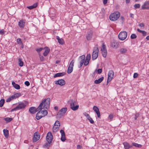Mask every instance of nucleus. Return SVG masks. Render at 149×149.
<instances>
[{"label":"nucleus","mask_w":149,"mask_h":149,"mask_svg":"<svg viewBox=\"0 0 149 149\" xmlns=\"http://www.w3.org/2000/svg\"><path fill=\"white\" fill-rule=\"evenodd\" d=\"M50 99L48 97L43 100L41 103L37 108V111L41 110L42 109L47 110L49 107Z\"/></svg>","instance_id":"obj_1"},{"label":"nucleus","mask_w":149,"mask_h":149,"mask_svg":"<svg viewBox=\"0 0 149 149\" xmlns=\"http://www.w3.org/2000/svg\"><path fill=\"white\" fill-rule=\"evenodd\" d=\"M120 16V13L116 11L111 14L109 16V18L111 21H115L117 20Z\"/></svg>","instance_id":"obj_2"},{"label":"nucleus","mask_w":149,"mask_h":149,"mask_svg":"<svg viewBox=\"0 0 149 149\" xmlns=\"http://www.w3.org/2000/svg\"><path fill=\"white\" fill-rule=\"evenodd\" d=\"M99 50L97 46L95 47L92 55V58L93 60L96 59L98 56Z\"/></svg>","instance_id":"obj_3"},{"label":"nucleus","mask_w":149,"mask_h":149,"mask_svg":"<svg viewBox=\"0 0 149 149\" xmlns=\"http://www.w3.org/2000/svg\"><path fill=\"white\" fill-rule=\"evenodd\" d=\"M127 33L125 31H121L119 34L118 37L120 40H123L126 39L127 36Z\"/></svg>","instance_id":"obj_4"},{"label":"nucleus","mask_w":149,"mask_h":149,"mask_svg":"<svg viewBox=\"0 0 149 149\" xmlns=\"http://www.w3.org/2000/svg\"><path fill=\"white\" fill-rule=\"evenodd\" d=\"M71 109L73 111L77 110L79 108V105L75 101H72L70 103Z\"/></svg>","instance_id":"obj_5"},{"label":"nucleus","mask_w":149,"mask_h":149,"mask_svg":"<svg viewBox=\"0 0 149 149\" xmlns=\"http://www.w3.org/2000/svg\"><path fill=\"white\" fill-rule=\"evenodd\" d=\"M74 62V61L73 60L70 61L67 69V73L68 74L71 73L72 71Z\"/></svg>","instance_id":"obj_6"},{"label":"nucleus","mask_w":149,"mask_h":149,"mask_svg":"<svg viewBox=\"0 0 149 149\" xmlns=\"http://www.w3.org/2000/svg\"><path fill=\"white\" fill-rule=\"evenodd\" d=\"M53 139V136L51 132H49L47 134L46 136V140L49 144L52 143Z\"/></svg>","instance_id":"obj_7"},{"label":"nucleus","mask_w":149,"mask_h":149,"mask_svg":"<svg viewBox=\"0 0 149 149\" xmlns=\"http://www.w3.org/2000/svg\"><path fill=\"white\" fill-rule=\"evenodd\" d=\"M114 76V72L112 70L109 71L108 73V77L107 80V84L112 79Z\"/></svg>","instance_id":"obj_8"},{"label":"nucleus","mask_w":149,"mask_h":149,"mask_svg":"<svg viewBox=\"0 0 149 149\" xmlns=\"http://www.w3.org/2000/svg\"><path fill=\"white\" fill-rule=\"evenodd\" d=\"M26 106V104L22 102H19L18 105L16 106V108L18 110L22 109L25 108Z\"/></svg>","instance_id":"obj_9"},{"label":"nucleus","mask_w":149,"mask_h":149,"mask_svg":"<svg viewBox=\"0 0 149 149\" xmlns=\"http://www.w3.org/2000/svg\"><path fill=\"white\" fill-rule=\"evenodd\" d=\"M40 136L39 133L38 132H35L33 135V142H35L40 139Z\"/></svg>","instance_id":"obj_10"},{"label":"nucleus","mask_w":149,"mask_h":149,"mask_svg":"<svg viewBox=\"0 0 149 149\" xmlns=\"http://www.w3.org/2000/svg\"><path fill=\"white\" fill-rule=\"evenodd\" d=\"M85 58V56L84 55H83L80 56V66L79 67V68H81L83 65V63H84Z\"/></svg>","instance_id":"obj_11"},{"label":"nucleus","mask_w":149,"mask_h":149,"mask_svg":"<svg viewBox=\"0 0 149 149\" xmlns=\"http://www.w3.org/2000/svg\"><path fill=\"white\" fill-rule=\"evenodd\" d=\"M18 24L20 28L22 29H24L25 26V20L23 19L20 20L18 22Z\"/></svg>","instance_id":"obj_12"},{"label":"nucleus","mask_w":149,"mask_h":149,"mask_svg":"<svg viewBox=\"0 0 149 149\" xmlns=\"http://www.w3.org/2000/svg\"><path fill=\"white\" fill-rule=\"evenodd\" d=\"M143 10L149 9V1H146L142 6Z\"/></svg>","instance_id":"obj_13"},{"label":"nucleus","mask_w":149,"mask_h":149,"mask_svg":"<svg viewBox=\"0 0 149 149\" xmlns=\"http://www.w3.org/2000/svg\"><path fill=\"white\" fill-rule=\"evenodd\" d=\"M67 110V107L62 108L60 110L58 113L61 116H63L66 112Z\"/></svg>","instance_id":"obj_14"},{"label":"nucleus","mask_w":149,"mask_h":149,"mask_svg":"<svg viewBox=\"0 0 149 149\" xmlns=\"http://www.w3.org/2000/svg\"><path fill=\"white\" fill-rule=\"evenodd\" d=\"M60 132L61 134V140L62 141L64 142L66 139L65 132L63 130H61L60 131Z\"/></svg>","instance_id":"obj_15"},{"label":"nucleus","mask_w":149,"mask_h":149,"mask_svg":"<svg viewBox=\"0 0 149 149\" xmlns=\"http://www.w3.org/2000/svg\"><path fill=\"white\" fill-rule=\"evenodd\" d=\"M55 84H59L61 86H62L65 85V83L64 80L61 79L56 81Z\"/></svg>","instance_id":"obj_16"},{"label":"nucleus","mask_w":149,"mask_h":149,"mask_svg":"<svg viewBox=\"0 0 149 149\" xmlns=\"http://www.w3.org/2000/svg\"><path fill=\"white\" fill-rule=\"evenodd\" d=\"M93 110L96 113L98 118H100V114L98 108L96 106H94L93 108Z\"/></svg>","instance_id":"obj_17"},{"label":"nucleus","mask_w":149,"mask_h":149,"mask_svg":"<svg viewBox=\"0 0 149 149\" xmlns=\"http://www.w3.org/2000/svg\"><path fill=\"white\" fill-rule=\"evenodd\" d=\"M118 43L115 41H113L111 43V47L117 49L118 47Z\"/></svg>","instance_id":"obj_18"},{"label":"nucleus","mask_w":149,"mask_h":149,"mask_svg":"<svg viewBox=\"0 0 149 149\" xmlns=\"http://www.w3.org/2000/svg\"><path fill=\"white\" fill-rule=\"evenodd\" d=\"M123 144L125 149H129L132 147V146L130 145L129 143L127 142H125L123 143Z\"/></svg>","instance_id":"obj_19"},{"label":"nucleus","mask_w":149,"mask_h":149,"mask_svg":"<svg viewBox=\"0 0 149 149\" xmlns=\"http://www.w3.org/2000/svg\"><path fill=\"white\" fill-rule=\"evenodd\" d=\"M37 111L38 112L36 114V118L38 120L43 117L41 113L40 110H39L38 111Z\"/></svg>","instance_id":"obj_20"},{"label":"nucleus","mask_w":149,"mask_h":149,"mask_svg":"<svg viewBox=\"0 0 149 149\" xmlns=\"http://www.w3.org/2000/svg\"><path fill=\"white\" fill-rule=\"evenodd\" d=\"M56 38L58 40V42L59 44L61 45L64 44V41L63 39L60 38L58 36H56Z\"/></svg>","instance_id":"obj_21"},{"label":"nucleus","mask_w":149,"mask_h":149,"mask_svg":"<svg viewBox=\"0 0 149 149\" xmlns=\"http://www.w3.org/2000/svg\"><path fill=\"white\" fill-rule=\"evenodd\" d=\"M29 111L31 113H34L37 111V109H36L35 107H31L29 109Z\"/></svg>","instance_id":"obj_22"},{"label":"nucleus","mask_w":149,"mask_h":149,"mask_svg":"<svg viewBox=\"0 0 149 149\" xmlns=\"http://www.w3.org/2000/svg\"><path fill=\"white\" fill-rule=\"evenodd\" d=\"M92 34L93 32L91 31H90L88 33L86 36V38L88 40H90L91 39Z\"/></svg>","instance_id":"obj_23"},{"label":"nucleus","mask_w":149,"mask_h":149,"mask_svg":"<svg viewBox=\"0 0 149 149\" xmlns=\"http://www.w3.org/2000/svg\"><path fill=\"white\" fill-rule=\"evenodd\" d=\"M12 84L13 86L16 89L19 90L20 88V86L16 84L14 81H13Z\"/></svg>","instance_id":"obj_24"},{"label":"nucleus","mask_w":149,"mask_h":149,"mask_svg":"<svg viewBox=\"0 0 149 149\" xmlns=\"http://www.w3.org/2000/svg\"><path fill=\"white\" fill-rule=\"evenodd\" d=\"M3 133L5 137L6 138H8L9 136V131L6 129H3Z\"/></svg>","instance_id":"obj_25"},{"label":"nucleus","mask_w":149,"mask_h":149,"mask_svg":"<svg viewBox=\"0 0 149 149\" xmlns=\"http://www.w3.org/2000/svg\"><path fill=\"white\" fill-rule=\"evenodd\" d=\"M38 5V3H36L34 4L33 5L27 6V8L30 10H32L33 8H36Z\"/></svg>","instance_id":"obj_26"},{"label":"nucleus","mask_w":149,"mask_h":149,"mask_svg":"<svg viewBox=\"0 0 149 149\" xmlns=\"http://www.w3.org/2000/svg\"><path fill=\"white\" fill-rule=\"evenodd\" d=\"M104 79V77H102L98 79L95 80L94 83L96 84H99Z\"/></svg>","instance_id":"obj_27"},{"label":"nucleus","mask_w":149,"mask_h":149,"mask_svg":"<svg viewBox=\"0 0 149 149\" xmlns=\"http://www.w3.org/2000/svg\"><path fill=\"white\" fill-rule=\"evenodd\" d=\"M45 48L46 49L45 50V52L43 53V55L44 56H46L47 55V54L49 53L50 51V49H49L47 47H45Z\"/></svg>","instance_id":"obj_28"},{"label":"nucleus","mask_w":149,"mask_h":149,"mask_svg":"<svg viewBox=\"0 0 149 149\" xmlns=\"http://www.w3.org/2000/svg\"><path fill=\"white\" fill-rule=\"evenodd\" d=\"M16 98L15 97V95L14 94V95L10 96L9 98H8L6 100V102H10L12 100H13L14 99H16Z\"/></svg>","instance_id":"obj_29"},{"label":"nucleus","mask_w":149,"mask_h":149,"mask_svg":"<svg viewBox=\"0 0 149 149\" xmlns=\"http://www.w3.org/2000/svg\"><path fill=\"white\" fill-rule=\"evenodd\" d=\"M16 98L15 97V95L14 94V95L10 96L9 98H8L6 100V102H10L12 100H13L14 99H16Z\"/></svg>","instance_id":"obj_30"},{"label":"nucleus","mask_w":149,"mask_h":149,"mask_svg":"<svg viewBox=\"0 0 149 149\" xmlns=\"http://www.w3.org/2000/svg\"><path fill=\"white\" fill-rule=\"evenodd\" d=\"M16 98L15 97V95L14 94V95L10 96L9 98H8L6 100V102H10L12 100H13L14 99H16Z\"/></svg>","instance_id":"obj_31"},{"label":"nucleus","mask_w":149,"mask_h":149,"mask_svg":"<svg viewBox=\"0 0 149 149\" xmlns=\"http://www.w3.org/2000/svg\"><path fill=\"white\" fill-rule=\"evenodd\" d=\"M127 50L126 48H122L120 50V52L122 54H125L127 53Z\"/></svg>","instance_id":"obj_32"},{"label":"nucleus","mask_w":149,"mask_h":149,"mask_svg":"<svg viewBox=\"0 0 149 149\" xmlns=\"http://www.w3.org/2000/svg\"><path fill=\"white\" fill-rule=\"evenodd\" d=\"M65 74V72L59 73L56 74L54 76V77H61L64 75Z\"/></svg>","instance_id":"obj_33"},{"label":"nucleus","mask_w":149,"mask_h":149,"mask_svg":"<svg viewBox=\"0 0 149 149\" xmlns=\"http://www.w3.org/2000/svg\"><path fill=\"white\" fill-rule=\"evenodd\" d=\"M41 113L42 115V117H44L46 116L47 114V110H42L41 111Z\"/></svg>","instance_id":"obj_34"},{"label":"nucleus","mask_w":149,"mask_h":149,"mask_svg":"<svg viewBox=\"0 0 149 149\" xmlns=\"http://www.w3.org/2000/svg\"><path fill=\"white\" fill-rule=\"evenodd\" d=\"M60 127L56 126V125H54L52 129L53 132H57L59 130Z\"/></svg>","instance_id":"obj_35"},{"label":"nucleus","mask_w":149,"mask_h":149,"mask_svg":"<svg viewBox=\"0 0 149 149\" xmlns=\"http://www.w3.org/2000/svg\"><path fill=\"white\" fill-rule=\"evenodd\" d=\"M132 145L137 148H141L142 147V145H141L135 143H132Z\"/></svg>","instance_id":"obj_36"},{"label":"nucleus","mask_w":149,"mask_h":149,"mask_svg":"<svg viewBox=\"0 0 149 149\" xmlns=\"http://www.w3.org/2000/svg\"><path fill=\"white\" fill-rule=\"evenodd\" d=\"M18 63L19 66L21 67H22L24 63L22 61L21 58H19L18 59Z\"/></svg>","instance_id":"obj_37"},{"label":"nucleus","mask_w":149,"mask_h":149,"mask_svg":"<svg viewBox=\"0 0 149 149\" xmlns=\"http://www.w3.org/2000/svg\"><path fill=\"white\" fill-rule=\"evenodd\" d=\"M105 50H107L106 46L104 43H103L101 47V51H105Z\"/></svg>","instance_id":"obj_38"},{"label":"nucleus","mask_w":149,"mask_h":149,"mask_svg":"<svg viewBox=\"0 0 149 149\" xmlns=\"http://www.w3.org/2000/svg\"><path fill=\"white\" fill-rule=\"evenodd\" d=\"M4 119L8 123L10 122L13 120V118H11L7 117L4 118Z\"/></svg>","instance_id":"obj_39"},{"label":"nucleus","mask_w":149,"mask_h":149,"mask_svg":"<svg viewBox=\"0 0 149 149\" xmlns=\"http://www.w3.org/2000/svg\"><path fill=\"white\" fill-rule=\"evenodd\" d=\"M101 52L103 57L104 58L106 57L107 54V50H105V51H103Z\"/></svg>","instance_id":"obj_40"},{"label":"nucleus","mask_w":149,"mask_h":149,"mask_svg":"<svg viewBox=\"0 0 149 149\" xmlns=\"http://www.w3.org/2000/svg\"><path fill=\"white\" fill-rule=\"evenodd\" d=\"M45 49V48L40 47L39 48L37 49H36V51L38 52V53L39 54V55L40 53V52L42 51V50L44 49Z\"/></svg>","instance_id":"obj_41"},{"label":"nucleus","mask_w":149,"mask_h":149,"mask_svg":"<svg viewBox=\"0 0 149 149\" xmlns=\"http://www.w3.org/2000/svg\"><path fill=\"white\" fill-rule=\"evenodd\" d=\"M54 125H56V126H58L59 127H60V122L58 120H56L55 122V123H54Z\"/></svg>","instance_id":"obj_42"},{"label":"nucleus","mask_w":149,"mask_h":149,"mask_svg":"<svg viewBox=\"0 0 149 149\" xmlns=\"http://www.w3.org/2000/svg\"><path fill=\"white\" fill-rule=\"evenodd\" d=\"M89 61L90 60L86 58L85 60L84 65L85 66L87 65L89 63Z\"/></svg>","instance_id":"obj_43"},{"label":"nucleus","mask_w":149,"mask_h":149,"mask_svg":"<svg viewBox=\"0 0 149 149\" xmlns=\"http://www.w3.org/2000/svg\"><path fill=\"white\" fill-rule=\"evenodd\" d=\"M4 99H2L0 101V107H2L3 106L4 103Z\"/></svg>","instance_id":"obj_44"},{"label":"nucleus","mask_w":149,"mask_h":149,"mask_svg":"<svg viewBox=\"0 0 149 149\" xmlns=\"http://www.w3.org/2000/svg\"><path fill=\"white\" fill-rule=\"evenodd\" d=\"M15 95L16 98H18L21 95V93H17L15 94Z\"/></svg>","instance_id":"obj_45"},{"label":"nucleus","mask_w":149,"mask_h":149,"mask_svg":"<svg viewBox=\"0 0 149 149\" xmlns=\"http://www.w3.org/2000/svg\"><path fill=\"white\" fill-rule=\"evenodd\" d=\"M113 114H110L108 117V118L110 120V121H111L113 119Z\"/></svg>","instance_id":"obj_46"},{"label":"nucleus","mask_w":149,"mask_h":149,"mask_svg":"<svg viewBox=\"0 0 149 149\" xmlns=\"http://www.w3.org/2000/svg\"><path fill=\"white\" fill-rule=\"evenodd\" d=\"M87 119L89 120L91 123L92 124H93L94 123V122L92 118H91V117L90 116Z\"/></svg>","instance_id":"obj_47"},{"label":"nucleus","mask_w":149,"mask_h":149,"mask_svg":"<svg viewBox=\"0 0 149 149\" xmlns=\"http://www.w3.org/2000/svg\"><path fill=\"white\" fill-rule=\"evenodd\" d=\"M140 5L139 4H135L134 6V7L136 9L139 8L140 7Z\"/></svg>","instance_id":"obj_48"},{"label":"nucleus","mask_w":149,"mask_h":149,"mask_svg":"<svg viewBox=\"0 0 149 149\" xmlns=\"http://www.w3.org/2000/svg\"><path fill=\"white\" fill-rule=\"evenodd\" d=\"M136 37V35L134 34H132L130 36V38L132 39H135Z\"/></svg>","instance_id":"obj_49"},{"label":"nucleus","mask_w":149,"mask_h":149,"mask_svg":"<svg viewBox=\"0 0 149 149\" xmlns=\"http://www.w3.org/2000/svg\"><path fill=\"white\" fill-rule=\"evenodd\" d=\"M84 116H85L87 118H88L90 116L89 114H88L86 112H84Z\"/></svg>","instance_id":"obj_50"},{"label":"nucleus","mask_w":149,"mask_h":149,"mask_svg":"<svg viewBox=\"0 0 149 149\" xmlns=\"http://www.w3.org/2000/svg\"><path fill=\"white\" fill-rule=\"evenodd\" d=\"M17 42L18 43H22L21 39L18 38L17 39Z\"/></svg>","instance_id":"obj_51"},{"label":"nucleus","mask_w":149,"mask_h":149,"mask_svg":"<svg viewBox=\"0 0 149 149\" xmlns=\"http://www.w3.org/2000/svg\"><path fill=\"white\" fill-rule=\"evenodd\" d=\"M139 116V114L138 113H136L135 115L134 119L135 120H136L137 118Z\"/></svg>","instance_id":"obj_52"},{"label":"nucleus","mask_w":149,"mask_h":149,"mask_svg":"<svg viewBox=\"0 0 149 149\" xmlns=\"http://www.w3.org/2000/svg\"><path fill=\"white\" fill-rule=\"evenodd\" d=\"M25 84L27 86H29L30 84L29 81H26L25 82Z\"/></svg>","instance_id":"obj_53"},{"label":"nucleus","mask_w":149,"mask_h":149,"mask_svg":"<svg viewBox=\"0 0 149 149\" xmlns=\"http://www.w3.org/2000/svg\"><path fill=\"white\" fill-rule=\"evenodd\" d=\"M138 74L136 73H135L134 74L133 77L135 78H136L138 77Z\"/></svg>","instance_id":"obj_54"},{"label":"nucleus","mask_w":149,"mask_h":149,"mask_svg":"<svg viewBox=\"0 0 149 149\" xmlns=\"http://www.w3.org/2000/svg\"><path fill=\"white\" fill-rule=\"evenodd\" d=\"M91 58V55L90 54H88L86 57V58L87 59H88L89 60H90Z\"/></svg>","instance_id":"obj_55"},{"label":"nucleus","mask_w":149,"mask_h":149,"mask_svg":"<svg viewBox=\"0 0 149 149\" xmlns=\"http://www.w3.org/2000/svg\"><path fill=\"white\" fill-rule=\"evenodd\" d=\"M40 59L41 61H43L44 59V57L42 56H41L40 54H39Z\"/></svg>","instance_id":"obj_56"},{"label":"nucleus","mask_w":149,"mask_h":149,"mask_svg":"<svg viewBox=\"0 0 149 149\" xmlns=\"http://www.w3.org/2000/svg\"><path fill=\"white\" fill-rule=\"evenodd\" d=\"M102 72V69H99L97 70V72L98 74H100Z\"/></svg>","instance_id":"obj_57"},{"label":"nucleus","mask_w":149,"mask_h":149,"mask_svg":"<svg viewBox=\"0 0 149 149\" xmlns=\"http://www.w3.org/2000/svg\"><path fill=\"white\" fill-rule=\"evenodd\" d=\"M4 31L3 29H2L0 31V33L2 35L4 34Z\"/></svg>","instance_id":"obj_58"},{"label":"nucleus","mask_w":149,"mask_h":149,"mask_svg":"<svg viewBox=\"0 0 149 149\" xmlns=\"http://www.w3.org/2000/svg\"><path fill=\"white\" fill-rule=\"evenodd\" d=\"M139 25L141 27H143L144 26V24L143 23H140Z\"/></svg>","instance_id":"obj_59"},{"label":"nucleus","mask_w":149,"mask_h":149,"mask_svg":"<svg viewBox=\"0 0 149 149\" xmlns=\"http://www.w3.org/2000/svg\"><path fill=\"white\" fill-rule=\"evenodd\" d=\"M142 34L143 36H145L146 35L147 32L144 31Z\"/></svg>","instance_id":"obj_60"},{"label":"nucleus","mask_w":149,"mask_h":149,"mask_svg":"<svg viewBox=\"0 0 149 149\" xmlns=\"http://www.w3.org/2000/svg\"><path fill=\"white\" fill-rule=\"evenodd\" d=\"M81 146L79 145H78L77 146V149H81Z\"/></svg>","instance_id":"obj_61"},{"label":"nucleus","mask_w":149,"mask_h":149,"mask_svg":"<svg viewBox=\"0 0 149 149\" xmlns=\"http://www.w3.org/2000/svg\"><path fill=\"white\" fill-rule=\"evenodd\" d=\"M18 110L16 108V107H15L13 109L11 110V111L12 112V111H16V110Z\"/></svg>","instance_id":"obj_62"},{"label":"nucleus","mask_w":149,"mask_h":149,"mask_svg":"<svg viewBox=\"0 0 149 149\" xmlns=\"http://www.w3.org/2000/svg\"><path fill=\"white\" fill-rule=\"evenodd\" d=\"M108 0H103V3L104 4H106Z\"/></svg>","instance_id":"obj_63"},{"label":"nucleus","mask_w":149,"mask_h":149,"mask_svg":"<svg viewBox=\"0 0 149 149\" xmlns=\"http://www.w3.org/2000/svg\"><path fill=\"white\" fill-rule=\"evenodd\" d=\"M130 17L132 18H134V15L133 14H132V13H130Z\"/></svg>","instance_id":"obj_64"}]
</instances>
